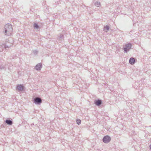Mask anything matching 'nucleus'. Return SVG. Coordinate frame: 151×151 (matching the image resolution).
Segmentation results:
<instances>
[{
    "label": "nucleus",
    "instance_id": "11",
    "mask_svg": "<svg viewBox=\"0 0 151 151\" xmlns=\"http://www.w3.org/2000/svg\"><path fill=\"white\" fill-rule=\"evenodd\" d=\"M95 5L97 7H99L101 5L100 3V2L97 1L95 3Z\"/></svg>",
    "mask_w": 151,
    "mask_h": 151
},
{
    "label": "nucleus",
    "instance_id": "7",
    "mask_svg": "<svg viewBox=\"0 0 151 151\" xmlns=\"http://www.w3.org/2000/svg\"><path fill=\"white\" fill-rule=\"evenodd\" d=\"M17 89L19 91H22L23 89V86L21 85L17 86Z\"/></svg>",
    "mask_w": 151,
    "mask_h": 151
},
{
    "label": "nucleus",
    "instance_id": "3",
    "mask_svg": "<svg viewBox=\"0 0 151 151\" xmlns=\"http://www.w3.org/2000/svg\"><path fill=\"white\" fill-rule=\"evenodd\" d=\"M10 46L7 45L5 44H2V45H0V51L1 52L3 51V49L5 48L6 49V48L9 47Z\"/></svg>",
    "mask_w": 151,
    "mask_h": 151
},
{
    "label": "nucleus",
    "instance_id": "4",
    "mask_svg": "<svg viewBox=\"0 0 151 151\" xmlns=\"http://www.w3.org/2000/svg\"><path fill=\"white\" fill-rule=\"evenodd\" d=\"M110 137L108 136H106L104 137L103 138V142L105 143H107L110 141Z\"/></svg>",
    "mask_w": 151,
    "mask_h": 151
},
{
    "label": "nucleus",
    "instance_id": "16",
    "mask_svg": "<svg viewBox=\"0 0 151 151\" xmlns=\"http://www.w3.org/2000/svg\"><path fill=\"white\" fill-rule=\"evenodd\" d=\"M41 69V67H35V69L37 70H40Z\"/></svg>",
    "mask_w": 151,
    "mask_h": 151
},
{
    "label": "nucleus",
    "instance_id": "12",
    "mask_svg": "<svg viewBox=\"0 0 151 151\" xmlns=\"http://www.w3.org/2000/svg\"><path fill=\"white\" fill-rule=\"evenodd\" d=\"M34 27L37 29L39 28V26L36 23H35L34 24Z\"/></svg>",
    "mask_w": 151,
    "mask_h": 151
},
{
    "label": "nucleus",
    "instance_id": "17",
    "mask_svg": "<svg viewBox=\"0 0 151 151\" xmlns=\"http://www.w3.org/2000/svg\"><path fill=\"white\" fill-rule=\"evenodd\" d=\"M35 66H42V63H39L37 64Z\"/></svg>",
    "mask_w": 151,
    "mask_h": 151
},
{
    "label": "nucleus",
    "instance_id": "1",
    "mask_svg": "<svg viewBox=\"0 0 151 151\" xmlns=\"http://www.w3.org/2000/svg\"><path fill=\"white\" fill-rule=\"evenodd\" d=\"M4 33L6 35H11L13 31V28L11 25L9 24H6L4 27Z\"/></svg>",
    "mask_w": 151,
    "mask_h": 151
},
{
    "label": "nucleus",
    "instance_id": "13",
    "mask_svg": "<svg viewBox=\"0 0 151 151\" xmlns=\"http://www.w3.org/2000/svg\"><path fill=\"white\" fill-rule=\"evenodd\" d=\"M6 122L8 124L11 125L12 124V122L11 120H6Z\"/></svg>",
    "mask_w": 151,
    "mask_h": 151
},
{
    "label": "nucleus",
    "instance_id": "2",
    "mask_svg": "<svg viewBox=\"0 0 151 151\" xmlns=\"http://www.w3.org/2000/svg\"><path fill=\"white\" fill-rule=\"evenodd\" d=\"M132 45L131 43H128L125 45V47L123 49L124 52H127L131 48Z\"/></svg>",
    "mask_w": 151,
    "mask_h": 151
},
{
    "label": "nucleus",
    "instance_id": "15",
    "mask_svg": "<svg viewBox=\"0 0 151 151\" xmlns=\"http://www.w3.org/2000/svg\"><path fill=\"white\" fill-rule=\"evenodd\" d=\"M76 122L78 124H79L81 123V120L79 119H78L76 120Z\"/></svg>",
    "mask_w": 151,
    "mask_h": 151
},
{
    "label": "nucleus",
    "instance_id": "8",
    "mask_svg": "<svg viewBox=\"0 0 151 151\" xmlns=\"http://www.w3.org/2000/svg\"><path fill=\"white\" fill-rule=\"evenodd\" d=\"M63 35L62 34H60L58 37V39L62 41V40H63Z\"/></svg>",
    "mask_w": 151,
    "mask_h": 151
},
{
    "label": "nucleus",
    "instance_id": "9",
    "mask_svg": "<svg viewBox=\"0 0 151 151\" xmlns=\"http://www.w3.org/2000/svg\"><path fill=\"white\" fill-rule=\"evenodd\" d=\"M101 100H98L95 102V104L99 106L101 104Z\"/></svg>",
    "mask_w": 151,
    "mask_h": 151
},
{
    "label": "nucleus",
    "instance_id": "18",
    "mask_svg": "<svg viewBox=\"0 0 151 151\" xmlns=\"http://www.w3.org/2000/svg\"><path fill=\"white\" fill-rule=\"evenodd\" d=\"M150 149H151V145L150 146Z\"/></svg>",
    "mask_w": 151,
    "mask_h": 151
},
{
    "label": "nucleus",
    "instance_id": "6",
    "mask_svg": "<svg viewBox=\"0 0 151 151\" xmlns=\"http://www.w3.org/2000/svg\"><path fill=\"white\" fill-rule=\"evenodd\" d=\"M42 102L41 99L39 98H37L35 99V102L41 103Z\"/></svg>",
    "mask_w": 151,
    "mask_h": 151
},
{
    "label": "nucleus",
    "instance_id": "5",
    "mask_svg": "<svg viewBox=\"0 0 151 151\" xmlns=\"http://www.w3.org/2000/svg\"><path fill=\"white\" fill-rule=\"evenodd\" d=\"M129 63L132 65L134 64L135 63L134 58H131L129 60Z\"/></svg>",
    "mask_w": 151,
    "mask_h": 151
},
{
    "label": "nucleus",
    "instance_id": "10",
    "mask_svg": "<svg viewBox=\"0 0 151 151\" xmlns=\"http://www.w3.org/2000/svg\"><path fill=\"white\" fill-rule=\"evenodd\" d=\"M105 29H106L107 30V31H105V32H107V31L109 30V27L108 26L106 25V26H105L104 27V30H105Z\"/></svg>",
    "mask_w": 151,
    "mask_h": 151
},
{
    "label": "nucleus",
    "instance_id": "14",
    "mask_svg": "<svg viewBox=\"0 0 151 151\" xmlns=\"http://www.w3.org/2000/svg\"><path fill=\"white\" fill-rule=\"evenodd\" d=\"M32 52L35 55H37L38 53L37 51L36 50H32Z\"/></svg>",
    "mask_w": 151,
    "mask_h": 151
}]
</instances>
